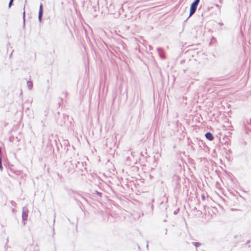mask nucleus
<instances>
[{
    "mask_svg": "<svg viewBox=\"0 0 251 251\" xmlns=\"http://www.w3.org/2000/svg\"><path fill=\"white\" fill-rule=\"evenodd\" d=\"M28 210L26 207H23L22 220L24 222L27 220Z\"/></svg>",
    "mask_w": 251,
    "mask_h": 251,
    "instance_id": "2",
    "label": "nucleus"
},
{
    "mask_svg": "<svg viewBox=\"0 0 251 251\" xmlns=\"http://www.w3.org/2000/svg\"><path fill=\"white\" fill-rule=\"evenodd\" d=\"M14 0H10L9 4H8V8H10L12 5L13 4Z\"/></svg>",
    "mask_w": 251,
    "mask_h": 251,
    "instance_id": "7",
    "label": "nucleus"
},
{
    "mask_svg": "<svg viewBox=\"0 0 251 251\" xmlns=\"http://www.w3.org/2000/svg\"><path fill=\"white\" fill-rule=\"evenodd\" d=\"M96 192H97V194L99 196H101V193H100L98 192H97V191H96Z\"/></svg>",
    "mask_w": 251,
    "mask_h": 251,
    "instance_id": "11",
    "label": "nucleus"
},
{
    "mask_svg": "<svg viewBox=\"0 0 251 251\" xmlns=\"http://www.w3.org/2000/svg\"><path fill=\"white\" fill-rule=\"evenodd\" d=\"M3 169L2 165V160L1 157H0V171H2Z\"/></svg>",
    "mask_w": 251,
    "mask_h": 251,
    "instance_id": "9",
    "label": "nucleus"
},
{
    "mask_svg": "<svg viewBox=\"0 0 251 251\" xmlns=\"http://www.w3.org/2000/svg\"><path fill=\"white\" fill-rule=\"evenodd\" d=\"M42 123H43V126H44V123L43 122V121H42Z\"/></svg>",
    "mask_w": 251,
    "mask_h": 251,
    "instance_id": "14",
    "label": "nucleus"
},
{
    "mask_svg": "<svg viewBox=\"0 0 251 251\" xmlns=\"http://www.w3.org/2000/svg\"><path fill=\"white\" fill-rule=\"evenodd\" d=\"M25 6H24V12L23 13V21H24V24H25Z\"/></svg>",
    "mask_w": 251,
    "mask_h": 251,
    "instance_id": "6",
    "label": "nucleus"
},
{
    "mask_svg": "<svg viewBox=\"0 0 251 251\" xmlns=\"http://www.w3.org/2000/svg\"><path fill=\"white\" fill-rule=\"evenodd\" d=\"M44 113H45V116L46 117V116H47L48 114V110H46V111H45Z\"/></svg>",
    "mask_w": 251,
    "mask_h": 251,
    "instance_id": "10",
    "label": "nucleus"
},
{
    "mask_svg": "<svg viewBox=\"0 0 251 251\" xmlns=\"http://www.w3.org/2000/svg\"><path fill=\"white\" fill-rule=\"evenodd\" d=\"M27 85L29 89H31V88L33 87V83L31 81H28L27 82Z\"/></svg>",
    "mask_w": 251,
    "mask_h": 251,
    "instance_id": "5",
    "label": "nucleus"
},
{
    "mask_svg": "<svg viewBox=\"0 0 251 251\" xmlns=\"http://www.w3.org/2000/svg\"><path fill=\"white\" fill-rule=\"evenodd\" d=\"M205 137L210 141H212L214 139L213 135L210 132H207L205 134Z\"/></svg>",
    "mask_w": 251,
    "mask_h": 251,
    "instance_id": "4",
    "label": "nucleus"
},
{
    "mask_svg": "<svg viewBox=\"0 0 251 251\" xmlns=\"http://www.w3.org/2000/svg\"><path fill=\"white\" fill-rule=\"evenodd\" d=\"M199 2H200V0H195L192 3V4L191 5V7H190L189 17L192 16L195 12Z\"/></svg>",
    "mask_w": 251,
    "mask_h": 251,
    "instance_id": "1",
    "label": "nucleus"
},
{
    "mask_svg": "<svg viewBox=\"0 0 251 251\" xmlns=\"http://www.w3.org/2000/svg\"><path fill=\"white\" fill-rule=\"evenodd\" d=\"M12 52L10 54V57H11L12 56Z\"/></svg>",
    "mask_w": 251,
    "mask_h": 251,
    "instance_id": "13",
    "label": "nucleus"
},
{
    "mask_svg": "<svg viewBox=\"0 0 251 251\" xmlns=\"http://www.w3.org/2000/svg\"><path fill=\"white\" fill-rule=\"evenodd\" d=\"M43 14V4L41 3L40 5L39 10L38 13V19L40 22H41L42 20V17Z\"/></svg>",
    "mask_w": 251,
    "mask_h": 251,
    "instance_id": "3",
    "label": "nucleus"
},
{
    "mask_svg": "<svg viewBox=\"0 0 251 251\" xmlns=\"http://www.w3.org/2000/svg\"><path fill=\"white\" fill-rule=\"evenodd\" d=\"M10 203H11L12 206H13V207H16L17 205V203L14 201H10Z\"/></svg>",
    "mask_w": 251,
    "mask_h": 251,
    "instance_id": "8",
    "label": "nucleus"
},
{
    "mask_svg": "<svg viewBox=\"0 0 251 251\" xmlns=\"http://www.w3.org/2000/svg\"><path fill=\"white\" fill-rule=\"evenodd\" d=\"M12 211L13 212H14L15 211V209L14 208H12Z\"/></svg>",
    "mask_w": 251,
    "mask_h": 251,
    "instance_id": "12",
    "label": "nucleus"
}]
</instances>
